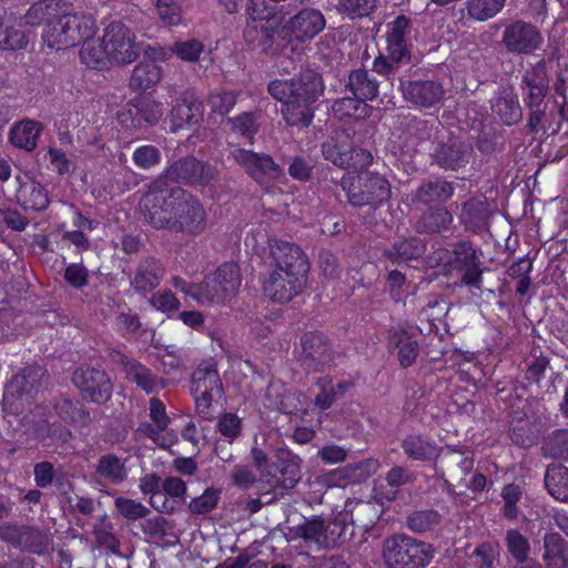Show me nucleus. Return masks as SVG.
<instances>
[{
    "label": "nucleus",
    "instance_id": "1",
    "mask_svg": "<svg viewBox=\"0 0 568 568\" xmlns=\"http://www.w3.org/2000/svg\"><path fill=\"white\" fill-rule=\"evenodd\" d=\"M323 154L326 160L338 166L347 165L354 169L342 179V186L353 205L375 204L389 197V184L384 178L362 171L372 162L369 152L357 150L349 153L347 145L332 140L323 145Z\"/></svg>",
    "mask_w": 568,
    "mask_h": 568
},
{
    "label": "nucleus",
    "instance_id": "2",
    "mask_svg": "<svg viewBox=\"0 0 568 568\" xmlns=\"http://www.w3.org/2000/svg\"><path fill=\"white\" fill-rule=\"evenodd\" d=\"M146 217L156 229L174 227L197 233L204 229L205 213L202 205L182 190L166 192L154 186L141 200Z\"/></svg>",
    "mask_w": 568,
    "mask_h": 568
},
{
    "label": "nucleus",
    "instance_id": "3",
    "mask_svg": "<svg viewBox=\"0 0 568 568\" xmlns=\"http://www.w3.org/2000/svg\"><path fill=\"white\" fill-rule=\"evenodd\" d=\"M270 251L275 268L263 284L264 293L272 300L284 303L297 295L305 284L310 270L302 250L286 241L272 240Z\"/></svg>",
    "mask_w": 568,
    "mask_h": 568
},
{
    "label": "nucleus",
    "instance_id": "4",
    "mask_svg": "<svg viewBox=\"0 0 568 568\" xmlns=\"http://www.w3.org/2000/svg\"><path fill=\"white\" fill-rule=\"evenodd\" d=\"M138 54L134 34L120 21L110 22L101 41H95L92 37L82 44L80 51L82 62L93 69L104 68L108 63H131Z\"/></svg>",
    "mask_w": 568,
    "mask_h": 568
},
{
    "label": "nucleus",
    "instance_id": "5",
    "mask_svg": "<svg viewBox=\"0 0 568 568\" xmlns=\"http://www.w3.org/2000/svg\"><path fill=\"white\" fill-rule=\"evenodd\" d=\"M268 92L282 102V114L290 125L306 126L313 119L311 105L322 94L323 84L320 75L307 74L297 81L274 80Z\"/></svg>",
    "mask_w": 568,
    "mask_h": 568
},
{
    "label": "nucleus",
    "instance_id": "6",
    "mask_svg": "<svg viewBox=\"0 0 568 568\" xmlns=\"http://www.w3.org/2000/svg\"><path fill=\"white\" fill-rule=\"evenodd\" d=\"M95 33V23L91 16L73 13L69 4L62 3L59 11L45 22L42 39L55 50L85 43Z\"/></svg>",
    "mask_w": 568,
    "mask_h": 568
},
{
    "label": "nucleus",
    "instance_id": "7",
    "mask_svg": "<svg viewBox=\"0 0 568 568\" xmlns=\"http://www.w3.org/2000/svg\"><path fill=\"white\" fill-rule=\"evenodd\" d=\"M240 285V270L235 263L222 265L213 277L199 285H186L183 281L175 282L178 288L202 305L227 302L236 293Z\"/></svg>",
    "mask_w": 568,
    "mask_h": 568
},
{
    "label": "nucleus",
    "instance_id": "8",
    "mask_svg": "<svg viewBox=\"0 0 568 568\" xmlns=\"http://www.w3.org/2000/svg\"><path fill=\"white\" fill-rule=\"evenodd\" d=\"M432 557L429 545L409 537H394L384 546V558L389 568H424Z\"/></svg>",
    "mask_w": 568,
    "mask_h": 568
},
{
    "label": "nucleus",
    "instance_id": "9",
    "mask_svg": "<svg viewBox=\"0 0 568 568\" xmlns=\"http://www.w3.org/2000/svg\"><path fill=\"white\" fill-rule=\"evenodd\" d=\"M348 85L357 100L346 98L337 101L333 105V111L355 119L365 118L368 114V105L365 100H372L376 97V82L368 79L365 71L356 70L351 73Z\"/></svg>",
    "mask_w": 568,
    "mask_h": 568
},
{
    "label": "nucleus",
    "instance_id": "10",
    "mask_svg": "<svg viewBox=\"0 0 568 568\" xmlns=\"http://www.w3.org/2000/svg\"><path fill=\"white\" fill-rule=\"evenodd\" d=\"M151 425L145 428V434L159 446L170 447L178 440V430L181 428L179 419H171L165 412V407L159 399L150 402Z\"/></svg>",
    "mask_w": 568,
    "mask_h": 568
},
{
    "label": "nucleus",
    "instance_id": "11",
    "mask_svg": "<svg viewBox=\"0 0 568 568\" xmlns=\"http://www.w3.org/2000/svg\"><path fill=\"white\" fill-rule=\"evenodd\" d=\"M192 392L197 412L204 416L207 415L212 400L221 397L222 393L217 372L214 369L194 372Z\"/></svg>",
    "mask_w": 568,
    "mask_h": 568
},
{
    "label": "nucleus",
    "instance_id": "12",
    "mask_svg": "<svg viewBox=\"0 0 568 568\" xmlns=\"http://www.w3.org/2000/svg\"><path fill=\"white\" fill-rule=\"evenodd\" d=\"M231 154L233 159L260 183L266 180L277 179L283 173L282 169L267 155H260L239 148L232 150Z\"/></svg>",
    "mask_w": 568,
    "mask_h": 568
},
{
    "label": "nucleus",
    "instance_id": "13",
    "mask_svg": "<svg viewBox=\"0 0 568 568\" xmlns=\"http://www.w3.org/2000/svg\"><path fill=\"white\" fill-rule=\"evenodd\" d=\"M73 383L83 396L92 402L102 403L111 395V382L101 371L93 368L78 369L73 375Z\"/></svg>",
    "mask_w": 568,
    "mask_h": 568
},
{
    "label": "nucleus",
    "instance_id": "14",
    "mask_svg": "<svg viewBox=\"0 0 568 568\" xmlns=\"http://www.w3.org/2000/svg\"><path fill=\"white\" fill-rule=\"evenodd\" d=\"M345 529V525L337 520L326 523L313 519L300 527V535L306 542L314 544L317 548H326L335 545Z\"/></svg>",
    "mask_w": 568,
    "mask_h": 568
},
{
    "label": "nucleus",
    "instance_id": "15",
    "mask_svg": "<svg viewBox=\"0 0 568 568\" xmlns=\"http://www.w3.org/2000/svg\"><path fill=\"white\" fill-rule=\"evenodd\" d=\"M17 182L19 183L17 199L26 210L40 211L48 206L47 192L29 174L18 175Z\"/></svg>",
    "mask_w": 568,
    "mask_h": 568
},
{
    "label": "nucleus",
    "instance_id": "16",
    "mask_svg": "<svg viewBox=\"0 0 568 568\" xmlns=\"http://www.w3.org/2000/svg\"><path fill=\"white\" fill-rule=\"evenodd\" d=\"M504 42L515 52H529L540 43V36L535 28L525 23H515L505 31Z\"/></svg>",
    "mask_w": 568,
    "mask_h": 568
},
{
    "label": "nucleus",
    "instance_id": "17",
    "mask_svg": "<svg viewBox=\"0 0 568 568\" xmlns=\"http://www.w3.org/2000/svg\"><path fill=\"white\" fill-rule=\"evenodd\" d=\"M325 27L323 14L318 10H303L290 21L291 34L297 40L312 39Z\"/></svg>",
    "mask_w": 568,
    "mask_h": 568
},
{
    "label": "nucleus",
    "instance_id": "18",
    "mask_svg": "<svg viewBox=\"0 0 568 568\" xmlns=\"http://www.w3.org/2000/svg\"><path fill=\"white\" fill-rule=\"evenodd\" d=\"M42 125L33 120H22L12 125L9 132L10 142L19 149L32 151L37 146Z\"/></svg>",
    "mask_w": 568,
    "mask_h": 568
},
{
    "label": "nucleus",
    "instance_id": "19",
    "mask_svg": "<svg viewBox=\"0 0 568 568\" xmlns=\"http://www.w3.org/2000/svg\"><path fill=\"white\" fill-rule=\"evenodd\" d=\"M407 28L408 20L405 17H398L393 22L392 29L387 36V50L389 57L396 62L403 61L408 55L405 39Z\"/></svg>",
    "mask_w": 568,
    "mask_h": 568
},
{
    "label": "nucleus",
    "instance_id": "20",
    "mask_svg": "<svg viewBox=\"0 0 568 568\" xmlns=\"http://www.w3.org/2000/svg\"><path fill=\"white\" fill-rule=\"evenodd\" d=\"M161 75L162 70L158 64L143 60L134 68L130 87L135 91H146L160 82Z\"/></svg>",
    "mask_w": 568,
    "mask_h": 568
},
{
    "label": "nucleus",
    "instance_id": "21",
    "mask_svg": "<svg viewBox=\"0 0 568 568\" xmlns=\"http://www.w3.org/2000/svg\"><path fill=\"white\" fill-rule=\"evenodd\" d=\"M388 347L397 349V358L404 367L410 366L417 357V344L405 331H393L389 335Z\"/></svg>",
    "mask_w": 568,
    "mask_h": 568
},
{
    "label": "nucleus",
    "instance_id": "22",
    "mask_svg": "<svg viewBox=\"0 0 568 568\" xmlns=\"http://www.w3.org/2000/svg\"><path fill=\"white\" fill-rule=\"evenodd\" d=\"M545 485L548 493L557 500L568 501V468L552 465L547 468Z\"/></svg>",
    "mask_w": 568,
    "mask_h": 568
},
{
    "label": "nucleus",
    "instance_id": "23",
    "mask_svg": "<svg viewBox=\"0 0 568 568\" xmlns=\"http://www.w3.org/2000/svg\"><path fill=\"white\" fill-rule=\"evenodd\" d=\"M545 560L548 568H565L568 562V551L565 540L558 534L545 536Z\"/></svg>",
    "mask_w": 568,
    "mask_h": 568
},
{
    "label": "nucleus",
    "instance_id": "24",
    "mask_svg": "<svg viewBox=\"0 0 568 568\" xmlns=\"http://www.w3.org/2000/svg\"><path fill=\"white\" fill-rule=\"evenodd\" d=\"M408 93L415 103L423 106H430L443 95V88L430 81L409 84Z\"/></svg>",
    "mask_w": 568,
    "mask_h": 568
},
{
    "label": "nucleus",
    "instance_id": "25",
    "mask_svg": "<svg viewBox=\"0 0 568 568\" xmlns=\"http://www.w3.org/2000/svg\"><path fill=\"white\" fill-rule=\"evenodd\" d=\"M205 165L197 160L191 158L183 162L175 163L169 172V175L173 179H181L192 183L204 182Z\"/></svg>",
    "mask_w": 568,
    "mask_h": 568
},
{
    "label": "nucleus",
    "instance_id": "26",
    "mask_svg": "<svg viewBox=\"0 0 568 568\" xmlns=\"http://www.w3.org/2000/svg\"><path fill=\"white\" fill-rule=\"evenodd\" d=\"M21 22L19 28H16L10 23V21H6L3 17L0 16V48L7 50H16L21 49L28 43V38L26 33L21 30Z\"/></svg>",
    "mask_w": 568,
    "mask_h": 568
},
{
    "label": "nucleus",
    "instance_id": "27",
    "mask_svg": "<svg viewBox=\"0 0 568 568\" xmlns=\"http://www.w3.org/2000/svg\"><path fill=\"white\" fill-rule=\"evenodd\" d=\"M201 114L200 103H179L172 110V123L176 129L182 128L185 124L196 123L200 120Z\"/></svg>",
    "mask_w": 568,
    "mask_h": 568
},
{
    "label": "nucleus",
    "instance_id": "28",
    "mask_svg": "<svg viewBox=\"0 0 568 568\" xmlns=\"http://www.w3.org/2000/svg\"><path fill=\"white\" fill-rule=\"evenodd\" d=\"M62 3L53 2L52 0H42L34 3L24 18L22 19V23L26 26H37L39 24L45 17L47 20L52 18L55 12L59 11V7Z\"/></svg>",
    "mask_w": 568,
    "mask_h": 568
},
{
    "label": "nucleus",
    "instance_id": "29",
    "mask_svg": "<svg viewBox=\"0 0 568 568\" xmlns=\"http://www.w3.org/2000/svg\"><path fill=\"white\" fill-rule=\"evenodd\" d=\"M124 368L128 376L148 393L155 390L158 387H163L162 384H159L151 377L148 368L134 361H126L124 363Z\"/></svg>",
    "mask_w": 568,
    "mask_h": 568
},
{
    "label": "nucleus",
    "instance_id": "30",
    "mask_svg": "<svg viewBox=\"0 0 568 568\" xmlns=\"http://www.w3.org/2000/svg\"><path fill=\"white\" fill-rule=\"evenodd\" d=\"M493 111L506 124L517 122L521 115L519 104L510 93H506L505 97L497 99L493 104Z\"/></svg>",
    "mask_w": 568,
    "mask_h": 568
},
{
    "label": "nucleus",
    "instance_id": "31",
    "mask_svg": "<svg viewBox=\"0 0 568 568\" xmlns=\"http://www.w3.org/2000/svg\"><path fill=\"white\" fill-rule=\"evenodd\" d=\"M404 449L414 459L427 460L437 456L436 447L420 437H408L404 442Z\"/></svg>",
    "mask_w": 568,
    "mask_h": 568
},
{
    "label": "nucleus",
    "instance_id": "32",
    "mask_svg": "<svg viewBox=\"0 0 568 568\" xmlns=\"http://www.w3.org/2000/svg\"><path fill=\"white\" fill-rule=\"evenodd\" d=\"M505 0H470L469 14L480 21L496 16L504 7Z\"/></svg>",
    "mask_w": 568,
    "mask_h": 568
},
{
    "label": "nucleus",
    "instance_id": "33",
    "mask_svg": "<svg viewBox=\"0 0 568 568\" xmlns=\"http://www.w3.org/2000/svg\"><path fill=\"white\" fill-rule=\"evenodd\" d=\"M156 12L159 18L169 26L182 23L183 10L178 0H156Z\"/></svg>",
    "mask_w": 568,
    "mask_h": 568
},
{
    "label": "nucleus",
    "instance_id": "34",
    "mask_svg": "<svg viewBox=\"0 0 568 568\" xmlns=\"http://www.w3.org/2000/svg\"><path fill=\"white\" fill-rule=\"evenodd\" d=\"M236 98L237 95L233 91H215L209 98V105L212 112L225 115L235 105Z\"/></svg>",
    "mask_w": 568,
    "mask_h": 568
},
{
    "label": "nucleus",
    "instance_id": "35",
    "mask_svg": "<svg viewBox=\"0 0 568 568\" xmlns=\"http://www.w3.org/2000/svg\"><path fill=\"white\" fill-rule=\"evenodd\" d=\"M101 476L108 478L112 483L121 481L125 476V469L120 459L113 456H105L100 460L98 468Z\"/></svg>",
    "mask_w": 568,
    "mask_h": 568
},
{
    "label": "nucleus",
    "instance_id": "36",
    "mask_svg": "<svg viewBox=\"0 0 568 568\" xmlns=\"http://www.w3.org/2000/svg\"><path fill=\"white\" fill-rule=\"evenodd\" d=\"M373 8V0H341L338 4V11L349 18L366 16Z\"/></svg>",
    "mask_w": 568,
    "mask_h": 568
},
{
    "label": "nucleus",
    "instance_id": "37",
    "mask_svg": "<svg viewBox=\"0 0 568 568\" xmlns=\"http://www.w3.org/2000/svg\"><path fill=\"white\" fill-rule=\"evenodd\" d=\"M138 112L145 122L153 124L162 118L163 106L152 98H143L138 104Z\"/></svg>",
    "mask_w": 568,
    "mask_h": 568
},
{
    "label": "nucleus",
    "instance_id": "38",
    "mask_svg": "<svg viewBox=\"0 0 568 568\" xmlns=\"http://www.w3.org/2000/svg\"><path fill=\"white\" fill-rule=\"evenodd\" d=\"M439 521L438 513L434 510L418 511L408 519L409 527L415 531H425L437 525Z\"/></svg>",
    "mask_w": 568,
    "mask_h": 568
},
{
    "label": "nucleus",
    "instance_id": "39",
    "mask_svg": "<svg viewBox=\"0 0 568 568\" xmlns=\"http://www.w3.org/2000/svg\"><path fill=\"white\" fill-rule=\"evenodd\" d=\"M203 44L197 40L176 42L173 52L183 61H195L203 52Z\"/></svg>",
    "mask_w": 568,
    "mask_h": 568
},
{
    "label": "nucleus",
    "instance_id": "40",
    "mask_svg": "<svg viewBox=\"0 0 568 568\" xmlns=\"http://www.w3.org/2000/svg\"><path fill=\"white\" fill-rule=\"evenodd\" d=\"M160 161L159 150L153 145H142L133 153V162L141 169H150Z\"/></svg>",
    "mask_w": 568,
    "mask_h": 568
},
{
    "label": "nucleus",
    "instance_id": "41",
    "mask_svg": "<svg viewBox=\"0 0 568 568\" xmlns=\"http://www.w3.org/2000/svg\"><path fill=\"white\" fill-rule=\"evenodd\" d=\"M219 501V491L206 489L201 496L194 498L190 504V509L194 514L209 513L215 508Z\"/></svg>",
    "mask_w": 568,
    "mask_h": 568
},
{
    "label": "nucleus",
    "instance_id": "42",
    "mask_svg": "<svg viewBox=\"0 0 568 568\" xmlns=\"http://www.w3.org/2000/svg\"><path fill=\"white\" fill-rule=\"evenodd\" d=\"M241 419L232 413H226L220 417L217 423L219 432L230 442L234 440L241 432Z\"/></svg>",
    "mask_w": 568,
    "mask_h": 568
},
{
    "label": "nucleus",
    "instance_id": "43",
    "mask_svg": "<svg viewBox=\"0 0 568 568\" xmlns=\"http://www.w3.org/2000/svg\"><path fill=\"white\" fill-rule=\"evenodd\" d=\"M507 545L509 552L518 560L524 561L529 551L527 539L515 530L507 534Z\"/></svg>",
    "mask_w": 568,
    "mask_h": 568
},
{
    "label": "nucleus",
    "instance_id": "44",
    "mask_svg": "<svg viewBox=\"0 0 568 568\" xmlns=\"http://www.w3.org/2000/svg\"><path fill=\"white\" fill-rule=\"evenodd\" d=\"M232 130L243 136L251 138L257 131V121L253 113H244L234 119H230Z\"/></svg>",
    "mask_w": 568,
    "mask_h": 568
},
{
    "label": "nucleus",
    "instance_id": "45",
    "mask_svg": "<svg viewBox=\"0 0 568 568\" xmlns=\"http://www.w3.org/2000/svg\"><path fill=\"white\" fill-rule=\"evenodd\" d=\"M316 387L318 388L320 393L316 394L315 405L321 409L328 408L337 394L332 384V379L322 378L318 381Z\"/></svg>",
    "mask_w": 568,
    "mask_h": 568
},
{
    "label": "nucleus",
    "instance_id": "46",
    "mask_svg": "<svg viewBox=\"0 0 568 568\" xmlns=\"http://www.w3.org/2000/svg\"><path fill=\"white\" fill-rule=\"evenodd\" d=\"M115 506L116 509L129 519H139L148 514V509L143 505L128 498H118Z\"/></svg>",
    "mask_w": 568,
    "mask_h": 568
},
{
    "label": "nucleus",
    "instance_id": "47",
    "mask_svg": "<svg viewBox=\"0 0 568 568\" xmlns=\"http://www.w3.org/2000/svg\"><path fill=\"white\" fill-rule=\"evenodd\" d=\"M521 496V489L518 485H507L503 490V498L505 500L504 513L508 518H515L518 514L516 504Z\"/></svg>",
    "mask_w": 568,
    "mask_h": 568
},
{
    "label": "nucleus",
    "instance_id": "48",
    "mask_svg": "<svg viewBox=\"0 0 568 568\" xmlns=\"http://www.w3.org/2000/svg\"><path fill=\"white\" fill-rule=\"evenodd\" d=\"M151 304L154 308L166 313L169 315L179 310V302L175 296L170 292H159L151 298Z\"/></svg>",
    "mask_w": 568,
    "mask_h": 568
},
{
    "label": "nucleus",
    "instance_id": "49",
    "mask_svg": "<svg viewBox=\"0 0 568 568\" xmlns=\"http://www.w3.org/2000/svg\"><path fill=\"white\" fill-rule=\"evenodd\" d=\"M47 156L52 170L57 171L59 174H67L73 169V163L60 150L50 148Z\"/></svg>",
    "mask_w": 568,
    "mask_h": 568
},
{
    "label": "nucleus",
    "instance_id": "50",
    "mask_svg": "<svg viewBox=\"0 0 568 568\" xmlns=\"http://www.w3.org/2000/svg\"><path fill=\"white\" fill-rule=\"evenodd\" d=\"M396 250V258L398 260H410L414 257L419 256L423 251L424 246L418 241H404L399 244L395 245Z\"/></svg>",
    "mask_w": 568,
    "mask_h": 568
},
{
    "label": "nucleus",
    "instance_id": "51",
    "mask_svg": "<svg viewBox=\"0 0 568 568\" xmlns=\"http://www.w3.org/2000/svg\"><path fill=\"white\" fill-rule=\"evenodd\" d=\"M65 281L73 287H82L87 284V270L80 264H70L64 274Z\"/></svg>",
    "mask_w": 568,
    "mask_h": 568
},
{
    "label": "nucleus",
    "instance_id": "52",
    "mask_svg": "<svg viewBox=\"0 0 568 568\" xmlns=\"http://www.w3.org/2000/svg\"><path fill=\"white\" fill-rule=\"evenodd\" d=\"M162 489L171 500L175 501V506L178 505L179 500L183 498L186 491L184 481L179 478L165 479Z\"/></svg>",
    "mask_w": 568,
    "mask_h": 568
},
{
    "label": "nucleus",
    "instance_id": "53",
    "mask_svg": "<svg viewBox=\"0 0 568 568\" xmlns=\"http://www.w3.org/2000/svg\"><path fill=\"white\" fill-rule=\"evenodd\" d=\"M150 504L154 509L161 513H170L175 509V501L171 500L163 489H158L151 494Z\"/></svg>",
    "mask_w": 568,
    "mask_h": 568
},
{
    "label": "nucleus",
    "instance_id": "54",
    "mask_svg": "<svg viewBox=\"0 0 568 568\" xmlns=\"http://www.w3.org/2000/svg\"><path fill=\"white\" fill-rule=\"evenodd\" d=\"M318 454L322 459L328 464H337L346 458V450L336 445L325 446L318 452Z\"/></svg>",
    "mask_w": 568,
    "mask_h": 568
},
{
    "label": "nucleus",
    "instance_id": "55",
    "mask_svg": "<svg viewBox=\"0 0 568 568\" xmlns=\"http://www.w3.org/2000/svg\"><path fill=\"white\" fill-rule=\"evenodd\" d=\"M173 49L163 47H150L144 51V60L158 64V62H165L172 57Z\"/></svg>",
    "mask_w": 568,
    "mask_h": 568
},
{
    "label": "nucleus",
    "instance_id": "56",
    "mask_svg": "<svg viewBox=\"0 0 568 568\" xmlns=\"http://www.w3.org/2000/svg\"><path fill=\"white\" fill-rule=\"evenodd\" d=\"M159 282L158 274L153 272L139 271L134 277V285L136 288L148 291L154 287Z\"/></svg>",
    "mask_w": 568,
    "mask_h": 568
},
{
    "label": "nucleus",
    "instance_id": "57",
    "mask_svg": "<svg viewBox=\"0 0 568 568\" xmlns=\"http://www.w3.org/2000/svg\"><path fill=\"white\" fill-rule=\"evenodd\" d=\"M311 166L300 158L295 159L290 165L288 172L296 180H306L310 175Z\"/></svg>",
    "mask_w": 568,
    "mask_h": 568
},
{
    "label": "nucleus",
    "instance_id": "58",
    "mask_svg": "<svg viewBox=\"0 0 568 568\" xmlns=\"http://www.w3.org/2000/svg\"><path fill=\"white\" fill-rule=\"evenodd\" d=\"M34 478L38 486H47L52 480V466L48 463L37 465L34 468Z\"/></svg>",
    "mask_w": 568,
    "mask_h": 568
},
{
    "label": "nucleus",
    "instance_id": "59",
    "mask_svg": "<svg viewBox=\"0 0 568 568\" xmlns=\"http://www.w3.org/2000/svg\"><path fill=\"white\" fill-rule=\"evenodd\" d=\"M526 82L529 88V103L531 105H538L546 94V84L544 83V81L532 84L528 79H526Z\"/></svg>",
    "mask_w": 568,
    "mask_h": 568
},
{
    "label": "nucleus",
    "instance_id": "60",
    "mask_svg": "<svg viewBox=\"0 0 568 568\" xmlns=\"http://www.w3.org/2000/svg\"><path fill=\"white\" fill-rule=\"evenodd\" d=\"M552 440L556 445V454L568 459V429L556 432Z\"/></svg>",
    "mask_w": 568,
    "mask_h": 568
},
{
    "label": "nucleus",
    "instance_id": "61",
    "mask_svg": "<svg viewBox=\"0 0 568 568\" xmlns=\"http://www.w3.org/2000/svg\"><path fill=\"white\" fill-rule=\"evenodd\" d=\"M295 400L296 398L294 395H284L280 399H276L274 403L271 402L268 406L284 410L287 414H296L298 409L293 405Z\"/></svg>",
    "mask_w": 568,
    "mask_h": 568
},
{
    "label": "nucleus",
    "instance_id": "62",
    "mask_svg": "<svg viewBox=\"0 0 568 568\" xmlns=\"http://www.w3.org/2000/svg\"><path fill=\"white\" fill-rule=\"evenodd\" d=\"M379 468V463L376 459H367L356 467L359 471L358 475L354 476L355 480L365 479L366 477L375 474Z\"/></svg>",
    "mask_w": 568,
    "mask_h": 568
},
{
    "label": "nucleus",
    "instance_id": "63",
    "mask_svg": "<svg viewBox=\"0 0 568 568\" xmlns=\"http://www.w3.org/2000/svg\"><path fill=\"white\" fill-rule=\"evenodd\" d=\"M180 320L187 326L199 329L203 325V316L201 313L191 311V312H182L179 315Z\"/></svg>",
    "mask_w": 568,
    "mask_h": 568
},
{
    "label": "nucleus",
    "instance_id": "64",
    "mask_svg": "<svg viewBox=\"0 0 568 568\" xmlns=\"http://www.w3.org/2000/svg\"><path fill=\"white\" fill-rule=\"evenodd\" d=\"M140 489L143 494H152L159 489V477L150 474L141 478Z\"/></svg>",
    "mask_w": 568,
    "mask_h": 568
}]
</instances>
